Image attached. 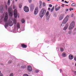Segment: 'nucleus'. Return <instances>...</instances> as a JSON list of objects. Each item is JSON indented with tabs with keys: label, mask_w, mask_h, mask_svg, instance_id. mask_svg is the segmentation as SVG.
<instances>
[{
	"label": "nucleus",
	"mask_w": 76,
	"mask_h": 76,
	"mask_svg": "<svg viewBox=\"0 0 76 76\" xmlns=\"http://www.w3.org/2000/svg\"><path fill=\"white\" fill-rule=\"evenodd\" d=\"M7 19H8V16H7V13L6 12L5 13V16L4 18V22H6V23L5 24V28H6V27H7L8 26H12L13 25V24L15 25H16L17 20L16 19H14L13 20V23L11 21H9V23L7 22Z\"/></svg>",
	"instance_id": "obj_1"
},
{
	"label": "nucleus",
	"mask_w": 76,
	"mask_h": 76,
	"mask_svg": "<svg viewBox=\"0 0 76 76\" xmlns=\"http://www.w3.org/2000/svg\"><path fill=\"white\" fill-rule=\"evenodd\" d=\"M46 13V10L44 8H42L40 12L39 16L40 18H42L45 15Z\"/></svg>",
	"instance_id": "obj_2"
},
{
	"label": "nucleus",
	"mask_w": 76,
	"mask_h": 76,
	"mask_svg": "<svg viewBox=\"0 0 76 76\" xmlns=\"http://www.w3.org/2000/svg\"><path fill=\"white\" fill-rule=\"evenodd\" d=\"M68 19L69 16L67 15L63 20L62 22V24H63V25H64V24H66V23H67V22L68 21Z\"/></svg>",
	"instance_id": "obj_3"
},
{
	"label": "nucleus",
	"mask_w": 76,
	"mask_h": 76,
	"mask_svg": "<svg viewBox=\"0 0 76 76\" xmlns=\"http://www.w3.org/2000/svg\"><path fill=\"white\" fill-rule=\"evenodd\" d=\"M12 8L11 7H9L8 8V12L9 13V16L10 17H12L13 16V13L12 12Z\"/></svg>",
	"instance_id": "obj_4"
},
{
	"label": "nucleus",
	"mask_w": 76,
	"mask_h": 76,
	"mask_svg": "<svg viewBox=\"0 0 76 76\" xmlns=\"http://www.w3.org/2000/svg\"><path fill=\"white\" fill-rule=\"evenodd\" d=\"M75 23L74 22H72L71 24L69 27V29L71 30L72 29H73V28L75 27Z\"/></svg>",
	"instance_id": "obj_5"
},
{
	"label": "nucleus",
	"mask_w": 76,
	"mask_h": 76,
	"mask_svg": "<svg viewBox=\"0 0 76 76\" xmlns=\"http://www.w3.org/2000/svg\"><path fill=\"white\" fill-rule=\"evenodd\" d=\"M23 9L24 10L25 12H29V8L26 6H25Z\"/></svg>",
	"instance_id": "obj_6"
},
{
	"label": "nucleus",
	"mask_w": 76,
	"mask_h": 76,
	"mask_svg": "<svg viewBox=\"0 0 76 76\" xmlns=\"http://www.w3.org/2000/svg\"><path fill=\"white\" fill-rule=\"evenodd\" d=\"M14 16L15 18H17V10L15 9L14 12Z\"/></svg>",
	"instance_id": "obj_7"
},
{
	"label": "nucleus",
	"mask_w": 76,
	"mask_h": 76,
	"mask_svg": "<svg viewBox=\"0 0 76 76\" xmlns=\"http://www.w3.org/2000/svg\"><path fill=\"white\" fill-rule=\"evenodd\" d=\"M38 7H37L35 9L34 14V15H37V14H38Z\"/></svg>",
	"instance_id": "obj_8"
},
{
	"label": "nucleus",
	"mask_w": 76,
	"mask_h": 76,
	"mask_svg": "<svg viewBox=\"0 0 76 76\" xmlns=\"http://www.w3.org/2000/svg\"><path fill=\"white\" fill-rule=\"evenodd\" d=\"M17 28H18L17 31L18 32H20V31H19V29L20 31V24L19 23H17Z\"/></svg>",
	"instance_id": "obj_9"
},
{
	"label": "nucleus",
	"mask_w": 76,
	"mask_h": 76,
	"mask_svg": "<svg viewBox=\"0 0 76 76\" xmlns=\"http://www.w3.org/2000/svg\"><path fill=\"white\" fill-rule=\"evenodd\" d=\"M29 7L31 10H33L34 9V4H31L29 6Z\"/></svg>",
	"instance_id": "obj_10"
},
{
	"label": "nucleus",
	"mask_w": 76,
	"mask_h": 76,
	"mask_svg": "<svg viewBox=\"0 0 76 76\" xmlns=\"http://www.w3.org/2000/svg\"><path fill=\"white\" fill-rule=\"evenodd\" d=\"M64 17V15H61L58 18L59 20H61L63 19Z\"/></svg>",
	"instance_id": "obj_11"
},
{
	"label": "nucleus",
	"mask_w": 76,
	"mask_h": 76,
	"mask_svg": "<svg viewBox=\"0 0 76 76\" xmlns=\"http://www.w3.org/2000/svg\"><path fill=\"white\" fill-rule=\"evenodd\" d=\"M28 69L29 72H31V71H32V67H31V66H28Z\"/></svg>",
	"instance_id": "obj_12"
},
{
	"label": "nucleus",
	"mask_w": 76,
	"mask_h": 76,
	"mask_svg": "<svg viewBox=\"0 0 76 76\" xmlns=\"http://www.w3.org/2000/svg\"><path fill=\"white\" fill-rule=\"evenodd\" d=\"M69 60H72L73 58V56L70 55L69 56Z\"/></svg>",
	"instance_id": "obj_13"
},
{
	"label": "nucleus",
	"mask_w": 76,
	"mask_h": 76,
	"mask_svg": "<svg viewBox=\"0 0 76 76\" xmlns=\"http://www.w3.org/2000/svg\"><path fill=\"white\" fill-rule=\"evenodd\" d=\"M21 47L23 48H26L27 46L26 45H25L24 44H21Z\"/></svg>",
	"instance_id": "obj_14"
},
{
	"label": "nucleus",
	"mask_w": 76,
	"mask_h": 76,
	"mask_svg": "<svg viewBox=\"0 0 76 76\" xmlns=\"http://www.w3.org/2000/svg\"><path fill=\"white\" fill-rule=\"evenodd\" d=\"M67 56V54H66V53H63L62 54V56L64 57H66V56Z\"/></svg>",
	"instance_id": "obj_15"
},
{
	"label": "nucleus",
	"mask_w": 76,
	"mask_h": 76,
	"mask_svg": "<svg viewBox=\"0 0 76 76\" xmlns=\"http://www.w3.org/2000/svg\"><path fill=\"white\" fill-rule=\"evenodd\" d=\"M68 28V26H66L63 28L64 31H66V29H67Z\"/></svg>",
	"instance_id": "obj_16"
},
{
	"label": "nucleus",
	"mask_w": 76,
	"mask_h": 76,
	"mask_svg": "<svg viewBox=\"0 0 76 76\" xmlns=\"http://www.w3.org/2000/svg\"><path fill=\"white\" fill-rule=\"evenodd\" d=\"M60 9V7L58 6L57 8L55 7V10L56 11H58L59 9Z\"/></svg>",
	"instance_id": "obj_17"
},
{
	"label": "nucleus",
	"mask_w": 76,
	"mask_h": 76,
	"mask_svg": "<svg viewBox=\"0 0 76 76\" xmlns=\"http://www.w3.org/2000/svg\"><path fill=\"white\" fill-rule=\"evenodd\" d=\"M22 69H24L26 68V65H22L21 66Z\"/></svg>",
	"instance_id": "obj_18"
},
{
	"label": "nucleus",
	"mask_w": 76,
	"mask_h": 76,
	"mask_svg": "<svg viewBox=\"0 0 76 76\" xmlns=\"http://www.w3.org/2000/svg\"><path fill=\"white\" fill-rule=\"evenodd\" d=\"M4 17V15H3V16L1 17V18L0 20V21L1 22H2L3 20V18Z\"/></svg>",
	"instance_id": "obj_19"
},
{
	"label": "nucleus",
	"mask_w": 76,
	"mask_h": 76,
	"mask_svg": "<svg viewBox=\"0 0 76 76\" xmlns=\"http://www.w3.org/2000/svg\"><path fill=\"white\" fill-rule=\"evenodd\" d=\"M48 15H49V12L48 11H47L46 13V17H47V16H48Z\"/></svg>",
	"instance_id": "obj_20"
},
{
	"label": "nucleus",
	"mask_w": 76,
	"mask_h": 76,
	"mask_svg": "<svg viewBox=\"0 0 76 76\" xmlns=\"http://www.w3.org/2000/svg\"><path fill=\"white\" fill-rule=\"evenodd\" d=\"M8 5H10V0H8L7 2Z\"/></svg>",
	"instance_id": "obj_21"
},
{
	"label": "nucleus",
	"mask_w": 76,
	"mask_h": 76,
	"mask_svg": "<svg viewBox=\"0 0 76 76\" xmlns=\"http://www.w3.org/2000/svg\"><path fill=\"white\" fill-rule=\"evenodd\" d=\"M60 50L61 51V52H63V51H64V49L62 48H60Z\"/></svg>",
	"instance_id": "obj_22"
},
{
	"label": "nucleus",
	"mask_w": 76,
	"mask_h": 76,
	"mask_svg": "<svg viewBox=\"0 0 76 76\" xmlns=\"http://www.w3.org/2000/svg\"><path fill=\"white\" fill-rule=\"evenodd\" d=\"M42 6V2H41V1H40V6H39V8H41Z\"/></svg>",
	"instance_id": "obj_23"
},
{
	"label": "nucleus",
	"mask_w": 76,
	"mask_h": 76,
	"mask_svg": "<svg viewBox=\"0 0 76 76\" xmlns=\"http://www.w3.org/2000/svg\"><path fill=\"white\" fill-rule=\"evenodd\" d=\"M21 21L22 23H23L25 22V20L23 19L21 20Z\"/></svg>",
	"instance_id": "obj_24"
},
{
	"label": "nucleus",
	"mask_w": 76,
	"mask_h": 76,
	"mask_svg": "<svg viewBox=\"0 0 76 76\" xmlns=\"http://www.w3.org/2000/svg\"><path fill=\"white\" fill-rule=\"evenodd\" d=\"M71 5L72 6H76V4L73 3Z\"/></svg>",
	"instance_id": "obj_25"
},
{
	"label": "nucleus",
	"mask_w": 76,
	"mask_h": 76,
	"mask_svg": "<svg viewBox=\"0 0 76 76\" xmlns=\"http://www.w3.org/2000/svg\"><path fill=\"white\" fill-rule=\"evenodd\" d=\"M43 7H45V2L43 3Z\"/></svg>",
	"instance_id": "obj_26"
},
{
	"label": "nucleus",
	"mask_w": 76,
	"mask_h": 76,
	"mask_svg": "<svg viewBox=\"0 0 76 76\" xmlns=\"http://www.w3.org/2000/svg\"><path fill=\"white\" fill-rule=\"evenodd\" d=\"M0 11H3V8L2 7L1 9V7H0Z\"/></svg>",
	"instance_id": "obj_27"
},
{
	"label": "nucleus",
	"mask_w": 76,
	"mask_h": 76,
	"mask_svg": "<svg viewBox=\"0 0 76 76\" xmlns=\"http://www.w3.org/2000/svg\"><path fill=\"white\" fill-rule=\"evenodd\" d=\"M12 63V61H9L8 62V64H10Z\"/></svg>",
	"instance_id": "obj_28"
},
{
	"label": "nucleus",
	"mask_w": 76,
	"mask_h": 76,
	"mask_svg": "<svg viewBox=\"0 0 76 76\" xmlns=\"http://www.w3.org/2000/svg\"><path fill=\"white\" fill-rule=\"evenodd\" d=\"M22 7V4H19V8H20Z\"/></svg>",
	"instance_id": "obj_29"
},
{
	"label": "nucleus",
	"mask_w": 76,
	"mask_h": 76,
	"mask_svg": "<svg viewBox=\"0 0 76 76\" xmlns=\"http://www.w3.org/2000/svg\"><path fill=\"white\" fill-rule=\"evenodd\" d=\"M5 10H7V6H6L5 7Z\"/></svg>",
	"instance_id": "obj_30"
},
{
	"label": "nucleus",
	"mask_w": 76,
	"mask_h": 76,
	"mask_svg": "<svg viewBox=\"0 0 76 76\" xmlns=\"http://www.w3.org/2000/svg\"><path fill=\"white\" fill-rule=\"evenodd\" d=\"M69 9L70 11H71V10H73V8H70V9Z\"/></svg>",
	"instance_id": "obj_31"
},
{
	"label": "nucleus",
	"mask_w": 76,
	"mask_h": 76,
	"mask_svg": "<svg viewBox=\"0 0 76 76\" xmlns=\"http://www.w3.org/2000/svg\"><path fill=\"white\" fill-rule=\"evenodd\" d=\"M10 76H13V73L10 74Z\"/></svg>",
	"instance_id": "obj_32"
},
{
	"label": "nucleus",
	"mask_w": 76,
	"mask_h": 76,
	"mask_svg": "<svg viewBox=\"0 0 76 76\" xmlns=\"http://www.w3.org/2000/svg\"><path fill=\"white\" fill-rule=\"evenodd\" d=\"M28 2L30 3H31L32 2V0H28Z\"/></svg>",
	"instance_id": "obj_33"
},
{
	"label": "nucleus",
	"mask_w": 76,
	"mask_h": 76,
	"mask_svg": "<svg viewBox=\"0 0 76 76\" xmlns=\"http://www.w3.org/2000/svg\"><path fill=\"white\" fill-rule=\"evenodd\" d=\"M71 33H72V31H69L68 32V34H71Z\"/></svg>",
	"instance_id": "obj_34"
},
{
	"label": "nucleus",
	"mask_w": 76,
	"mask_h": 76,
	"mask_svg": "<svg viewBox=\"0 0 76 76\" xmlns=\"http://www.w3.org/2000/svg\"><path fill=\"white\" fill-rule=\"evenodd\" d=\"M53 10H54L52 8L50 10V12H53Z\"/></svg>",
	"instance_id": "obj_35"
},
{
	"label": "nucleus",
	"mask_w": 76,
	"mask_h": 76,
	"mask_svg": "<svg viewBox=\"0 0 76 76\" xmlns=\"http://www.w3.org/2000/svg\"><path fill=\"white\" fill-rule=\"evenodd\" d=\"M49 7H52L53 6L51 4H50L49 5Z\"/></svg>",
	"instance_id": "obj_36"
},
{
	"label": "nucleus",
	"mask_w": 76,
	"mask_h": 76,
	"mask_svg": "<svg viewBox=\"0 0 76 76\" xmlns=\"http://www.w3.org/2000/svg\"><path fill=\"white\" fill-rule=\"evenodd\" d=\"M23 76H28V75L26 74H24Z\"/></svg>",
	"instance_id": "obj_37"
},
{
	"label": "nucleus",
	"mask_w": 76,
	"mask_h": 76,
	"mask_svg": "<svg viewBox=\"0 0 76 76\" xmlns=\"http://www.w3.org/2000/svg\"><path fill=\"white\" fill-rule=\"evenodd\" d=\"M48 10L49 11H50V10H51V8L50 7L48 8Z\"/></svg>",
	"instance_id": "obj_38"
},
{
	"label": "nucleus",
	"mask_w": 76,
	"mask_h": 76,
	"mask_svg": "<svg viewBox=\"0 0 76 76\" xmlns=\"http://www.w3.org/2000/svg\"><path fill=\"white\" fill-rule=\"evenodd\" d=\"M38 72H39V71H38V70H35V72H36V73H38Z\"/></svg>",
	"instance_id": "obj_39"
},
{
	"label": "nucleus",
	"mask_w": 76,
	"mask_h": 76,
	"mask_svg": "<svg viewBox=\"0 0 76 76\" xmlns=\"http://www.w3.org/2000/svg\"><path fill=\"white\" fill-rule=\"evenodd\" d=\"M74 59L75 61H76V56H75V57H74Z\"/></svg>",
	"instance_id": "obj_40"
},
{
	"label": "nucleus",
	"mask_w": 76,
	"mask_h": 76,
	"mask_svg": "<svg viewBox=\"0 0 76 76\" xmlns=\"http://www.w3.org/2000/svg\"><path fill=\"white\" fill-rule=\"evenodd\" d=\"M65 10H66V12H67V11H68L69 10V9H66Z\"/></svg>",
	"instance_id": "obj_41"
},
{
	"label": "nucleus",
	"mask_w": 76,
	"mask_h": 76,
	"mask_svg": "<svg viewBox=\"0 0 76 76\" xmlns=\"http://www.w3.org/2000/svg\"><path fill=\"white\" fill-rule=\"evenodd\" d=\"M69 2H67V1H64V3H69Z\"/></svg>",
	"instance_id": "obj_42"
},
{
	"label": "nucleus",
	"mask_w": 76,
	"mask_h": 76,
	"mask_svg": "<svg viewBox=\"0 0 76 76\" xmlns=\"http://www.w3.org/2000/svg\"><path fill=\"white\" fill-rule=\"evenodd\" d=\"M61 27H63V26H64V25H62V24H61Z\"/></svg>",
	"instance_id": "obj_43"
},
{
	"label": "nucleus",
	"mask_w": 76,
	"mask_h": 76,
	"mask_svg": "<svg viewBox=\"0 0 76 76\" xmlns=\"http://www.w3.org/2000/svg\"><path fill=\"white\" fill-rule=\"evenodd\" d=\"M60 72L61 73V71H62V69H60Z\"/></svg>",
	"instance_id": "obj_44"
},
{
	"label": "nucleus",
	"mask_w": 76,
	"mask_h": 76,
	"mask_svg": "<svg viewBox=\"0 0 76 76\" xmlns=\"http://www.w3.org/2000/svg\"><path fill=\"white\" fill-rule=\"evenodd\" d=\"M0 76H3V74H1L0 75Z\"/></svg>",
	"instance_id": "obj_45"
},
{
	"label": "nucleus",
	"mask_w": 76,
	"mask_h": 76,
	"mask_svg": "<svg viewBox=\"0 0 76 76\" xmlns=\"http://www.w3.org/2000/svg\"><path fill=\"white\" fill-rule=\"evenodd\" d=\"M52 9H54V7L53 6V7H52Z\"/></svg>",
	"instance_id": "obj_46"
},
{
	"label": "nucleus",
	"mask_w": 76,
	"mask_h": 76,
	"mask_svg": "<svg viewBox=\"0 0 76 76\" xmlns=\"http://www.w3.org/2000/svg\"><path fill=\"white\" fill-rule=\"evenodd\" d=\"M75 75H76V71H75Z\"/></svg>",
	"instance_id": "obj_47"
},
{
	"label": "nucleus",
	"mask_w": 76,
	"mask_h": 76,
	"mask_svg": "<svg viewBox=\"0 0 76 76\" xmlns=\"http://www.w3.org/2000/svg\"><path fill=\"white\" fill-rule=\"evenodd\" d=\"M61 6H62V7H64V5H61Z\"/></svg>",
	"instance_id": "obj_48"
},
{
	"label": "nucleus",
	"mask_w": 76,
	"mask_h": 76,
	"mask_svg": "<svg viewBox=\"0 0 76 76\" xmlns=\"http://www.w3.org/2000/svg\"><path fill=\"white\" fill-rule=\"evenodd\" d=\"M65 6H69V5H65Z\"/></svg>",
	"instance_id": "obj_49"
},
{
	"label": "nucleus",
	"mask_w": 76,
	"mask_h": 76,
	"mask_svg": "<svg viewBox=\"0 0 76 76\" xmlns=\"http://www.w3.org/2000/svg\"><path fill=\"white\" fill-rule=\"evenodd\" d=\"M64 1V0H62L61 1Z\"/></svg>",
	"instance_id": "obj_50"
},
{
	"label": "nucleus",
	"mask_w": 76,
	"mask_h": 76,
	"mask_svg": "<svg viewBox=\"0 0 76 76\" xmlns=\"http://www.w3.org/2000/svg\"><path fill=\"white\" fill-rule=\"evenodd\" d=\"M62 4V5H65V4Z\"/></svg>",
	"instance_id": "obj_51"
},
{
	"label": "nucleus",
	"mask_w": 76,
	"mask_h": 76,
	"mask_svg": "<svg viewBox=\"0 0 76 76\" xmlns=\"http://www.w3.org/2000/svg\"><path fill=\"white\" fill-rule=\"evenodd\" d=\"M17 1H18V0H15V1H16V2Z\"/></svg>",
	"instance_id": "obj_52"
},
{
	"label": "nucleus",
	"mask_w": 76,
	"mask_h": 76,
	"mask_svg": "<svg viewBox=\"0 0 76 76\" xmlns=\"http://www.w3.org/2000/svg\"><path fill=\"white\" fill-rule=\"evenodd\" d=\"M48 1H50V0H47Z\"/></svg>",
	"instance_id": "obj_53"
},
{
	"label": "nucleus",
	"mask_w": 76,
	"mask_h": 76,
	"mask_svg": "<svg viewBox=\"0 0 76 76\" xmlns=\"http://www.w3.org/2000/svg\"><path fill=\"white\" fill-rule=\"evenodd\" d=\"M13 8L14 9H15V7H13Z\"/></svg>",
	"instance_id": "obj_54"
},
{
	"label": "nucleus",
	"mask_w": 76,
	"mask_h": 76,
	"mask_svg": "<svg viewBox=\"0 0 76 76\" xmlns=\"http://www.w3.org/2000/svg\"><path fill=\"white\" fill-rule=\"evenodd\" d=\"M75 66H76V64H75Z\"/></svg>",
	"instance_id": "obj_55"
},
{
	"label": "nucleus",
	"mask_w": 76,
	"mask_h": 76,
	"mask_svg": "<svg viewBox=\"0 0 76 76\" xmlns=\"http://www.w3.org/2000/svg\"><path fill=\"white\" fill-rule=\"evenodd\" d=\"M57 1H58V0H57Z\"/></svg>",
	"instance_id": "obj_56"
},
{
	"label": "nucleus",
	"mask_w": 76,
	"mask_h": 76,
	"mask_svg": "<svg viewBox=\"0 0 76 76\" xmlns=\"http://www.w3.org/2000/svg\"><path fill=\"white\" fill-rule=\"evenodd\" d=\"M0 12H1V13H2V12H1V11Z\"/></svg>",
	"instance_id": "obj_57"
},
{
	"label": "nucleus",
	"mask_w": 76,
	"mask_h": 76,
	"mask_svg": "<svg viewBox=\"0 0 76 76\" xmlns=\"http://www.w3.org/2000/svg\"><path fill=\"white\" fill-rule=\"evenodd\" d=\"M11 0V1H12V0Z\"/></svg>",
	"instance_id": "obj_58"
},
{
	"label": "nucleus",
	"mask_w": 76,
	"mask_h": 76,
	"mask_svg": "<svg viewBox=\"0 0 76 76\" xmlns=\"http://www.w3.org/2000/svg\"><path fill=\"white\" fill-rule=\"evenodd\" d=\"M55 7H56V6H55Z\"/></svg>",
	"instance_id": "obj_59"
},
{
	"label": "nucleus",
	"mask_w": 76,
	"mask_h": 76,
	"mask_svg": "<svg viewBox=\"0 0 76 76\" xmlns=\"http://www.w3.org/2000/svg\"><path fill=\"white\" fill-rule=\"evenodd\" d=\"M18 18H19V17H18Z\"/></svg>",
	"instance_id": "obj_60"
},
{
	"label": "nucleus",
	"mask_w": 76,
	"mask_h": 76,
	"mask_svg": "<svg viewBox=\"0 0 76 76\" xmlns=\"http://www.w3.org/2000/svg\"><path fill=\"white\" fill-rule=\"evenodd\" d=\"M72 2H73V1H72Z\"/></svg>",
	"instance_id": "obj_61"
}]
</instances>
